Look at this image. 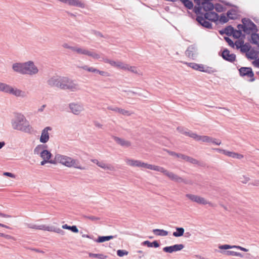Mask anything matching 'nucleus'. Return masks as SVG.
Here are the masks:
<instances>
[{
  "instance_id": "nucleus-41",
  "label": "nucleus",
  "mask_w": 259,
  "mask_h": 259,
  "mask_svg": "<svg viewBox=\"0 0 259 259\" xmlns=\"http://www.w3.org/2000/svg\"><path fill=\"white\" fill-rule=\"evenodd\" d=\"M89 256L90 257H95L99 259H106L107 257V255L102 253H93L91 252L89 253Z\"/></svg>"
},
{
  "instance_id": "nucleus-30",
  "label": "nucleus",
  "mask_w": 259,
  "mask_h": 259,
  "mask_svg": "<svg viewBox=\"0 0 259 259\" xmlns=\"http://www.w3.org/2000/svg\"><path fill=\"white\" fill-rule=\"evenodd\" d=\"M88 51L89 50L83 48L74 47L73 52L76 53L78 55H87Z\"/></svg>"
},
{
  "instance_id": "nucleus-29",
  "label": "nucleus",
  "mask_w": 259,
  "mask_h": 259,
  "mask_svg": "<svg viewBox=\"0 0 259 259\" xmlns=\"http://www.w3.org/2000/svg\"><path fill=\"white\" fill-rule=\"evenodd\" d=\"M194 52V48L193 46H191L187 48V50L185 52V54L188 57L193 59L194 57H195Z\"/></svg>"
},
{
  "instance_id": "nucleus-45",
  "label": "nucleus",
  "mask_w": 259,
  "mask_h": 259,
  "mask_svg": "<svg viewBox=\"0 0 259 259\" xmlns=\"http://www.w3.org/2000/svg\"><path fill=\"white\" fill-rule=\"evenodd\" d=\"M87 56H90L94 59L99 60V59H101V56L100 54H99L96 52H91L90 51H88Z\"/></svg>"
},
{
  "instance_id": "nucleus-57",
  "label": "nucleus",
  "mask_w": 259,
  "mask_h": 259,
  "mask_svg": "<svg viewBox=\"0 0 259 259\" xmlns=\"http://www.w3.org/2000/svg\"><path fill=\"white\" fill-rule=\"evenodd\" d=\"M229 18L228 16H226L224 14H222L220 16V21L222 23H227L229 21Z\"/></svg>"
},
{
  "instance_id": "nucleus-52",
  "label": "nucleus",
  "mask_w": 259,
  "mask_h": 259,
  "mask_svg": "<svg viewBox=\"0 0 259 259\" xmlns=\"http://www.w3.org/2000/svg\"><path fill=\"white\" fill-rule=\"evenodd\" d=\"M203 9L202 6H198L197 7H195L194 8V12L197 15H201L200 16H203L204 14L201 13V10Z\"/></svg>"
},
{
  "instance_id": "nucleus-28",
  "label": "nucleus",
  "mask_w": 259,
  "mask_h": 259,
  "mask_svg": "<svg viewBox=\"0 0 259 259\" xmlns=\"http://www.w3.org/2000/svg\"><path fill=\"white\" fill-rule=\"evenodd\" d=\"M47 148V146L46 145L40 144L38 145L34 149V154L35 155H40L41 153V152L43 150H45V149Z\"/></svg>"
},
{
  "instance_id": "nucleus-11",
  "label": "nucleus",
  "mask_w": 259,
  "mask_h": 259,
  "mask_svg": "<svg viewBox=\"0 0 259 259\" xmlns=\"http://www.w3.org/2000/svg\"><path fill=\"white\" fill-rule=\"evenodd\" d=\"M212 0H199V4H196L198 6L202 5L204 11H211L214 9V5L211 2Z\"/></svg>"
},
{
  "instance_id": "nucleus-15",
  "label": "nucleus",
  "mask_w": 259,
  "mask_h": 259,
  "mask_svg": "<svg viewBox=\"0 0 259 259\" xmlns=\"http://www.w3.org/2000/svg\"><path fill=\"white\" fill-rule=\"evenodd\" d=\"M206 20L203 16H197L196 18V20L200 25L206 28H212L211 23Z\"/></svg>"
},
{
  "instance_id": "nucleus-39",
  "label": "nucleus",
  "mask_w": 259,
  "mask_h": 259,
  "mask_svg": "<svg viewBox=\"0 0 259 259\" xmlns=\"http://www.w3.org/2000/svg\"><path fill=\"white\" fill-rule=\"evenodd\" d=\"M176 229V232H174L173 233V236L176 237H179L183 235L184 233V229L183 228L177 227Z\"/></svg>"
},
{
  "instance_id": "nucleus-10",
  "label": "nucleus",
  "mask_w": 259,
  "mask_h": 259,
  "mask_svg": "<svg viewBox=\"0 0 259 259\" xmlns=\"http://www.w3.org/2000/svg\"><path fill=\"white\" fill-rule=\"evenodd\" d=\"M61 76H53L50 77L47 81L48 86L51 88L57 87L59 88L60 79Z\"/></svg>"
},
{
  "instance_id": "nucleus-61",
  "label": "nucleus",
  "mask_w": 259,
  "mask_h": 259,
  "mask_svg": "<svg viewBox=\"0 0 259 259\" xmlns=\"http://www.w3.org/2000/svg\"><path fill=\"white\" fill-rule=\"evenodd\" d=\"M219 248L221 249H231V248H235V247L234 245H230L228 244H225V245H220L219 246Z\"/></svg>"
},
{
  "instance_id": "nucleus-3",
  "label": "nucleus",
  "mask_w": 259,
  "mask_h": 259,
  "mask_svg": "<svg viewBox=\"0 0 259 259\" xmlns=\"http://www.w3.org/2000/svg\"><path fill=\"white\" fill-rule=\"evenodd\" d=\"M59 88L64 90H69L71 92H76L80 90L79 85L74 80L67 77L61 76Z\"/></svg>"
},
{
  "instance_id": "nucleus-25",
  "label": "nucleus",
  "mask_w": 259,
  "mask_h": 259,
  "mask_svg": "<svg viewBox=\"0 0 259 259\" xmlns=\"http://www.w3.org/2000/svg\"><path fill=\"white\" fill-rule=\"evenodd\" d=\"M98 166L105 170H108L110 171L115 170V168L113 165L111 164L106 163L103 161H101Z\"/></svg>"
},
{
  "instance_id": "nucleus-60",
  "label": "nucleus",
  "mask_w": 259,
  "mask_h": 259,
  "mask_svg": "<svg viewBox=\"0 0 259 259\" xmlns=\"http://www.w3.org/2000/svg\"><path fill=\"white\" fill-rule=\"evenodd\" d=\"M244 44L243 40H238L234 43V46H236V49H239L241 48L243 44Z\"/></svg>"
},
{
  "instance_id": "nucleus-47",
  "label": "nucleus",
  "mask_w": 259,
  "mask_h": 259,
  "mask_svg": "<svg viewBox=\"0 0 259 259\" xmlns=\"http://www.w3.org/2000/svg\"><path fill=\"white\" fill-rule=\"evenodd\" d=\"M81 68L84 70H87L89 72H93V73H97V72H98L97 69L93 67H89L87 65H84L83 66H82Z\"/></svg>"
},
{
  "instance_id": "nucleus-53",
  "label": "nucleus",
  "mask_w": 259,
  "mask_h": 259,
  "mask_svg": "<svg viewBox=\"0 0 259 259\" xmlns=\"http://www.w3.org/2000/svg\"><path fill=\"white\" fill-rule=\"evenodd\" d=\"M186 197L191 200L192 201L195 202L198 196L191 194H187L186 195Z\"/></svg>"
},
{
  "instance_id": "nucleus-64",
  "label": "nucleus",
  "mask_w": 259,
  "mask_h": 259,
  "mask_svg": "<svg viewBox=\"0 0 259 259\" xmlns=\"http://www.w3.org/2000/svg\"><path fill=\"white\" fill-rule=\"evenodd\" d=\"M155 165H152L148 164L147 163H145L144 168L154 170Z\"/></svg>"
},
{
  "instance_id": "nucleus-59",
  "label": "nucleus",
  "mask_w": 259,
  "mask_h": 259,
  "mask_svg": "<svg viewBox=\"0 0 259 259\" xmlns=\"http://www.w3.org/2000/svg\"><path fill=\"white\" fill-rule=\"evenodd\" d=\"M128 253V252L125 250H118L117 251V254L118 256L120 257L123 256L125 255H127Z\"/></svg>"
},
{
  "instance_id": "nucleus-32",
  "label": "nucleus",
  "mask_w": 259,
  "mask_h": 259,
  "mask_svg": "<svg viewBox=\"0 0 259 259\" xmlns=\"http://www.w3.org/2000/svg\"><path fill=\"white\" fill-rule=\"evenodd\" d=\"M52 155L50 151H49L48 150H47L46 149H45V150H43L41 152V153L39 156L42 159H46V160H51L50 158H51Z\"/></svg>"
},
{
  "instance_id": "nucleus-14",
  "label": "nucleus",
  "mask_w": 259,
  "mask_h": 259,
  "mask_svg": "<svg viewBox=\"0 0 259 259\" xmlns=\"http://www.w3.org/2000/svg\"><path fill=\"white\" fill-rule=\"evenodd\" d=\"M68 167H74L80 170H84L85 169L84 167L81 166L79 160L77 159H73L71 157L70 158Z\"/></svg>"
},
{
  "instance_id": "nucleus-40",
  "label": "nucleus",
  "mask_w": 259,
  "mask_h": 259,
  "mask_svg": "<svg viewBox=\"0 0 259 259\" xmlns=\"http://www.w3.org/2000/svg\"><path fill=\"white\" fill-rule=\"evenodd\" d=\"M257 55V53L253 50L249 51L246 53V57L249 59H254L256 58Z\"/></svg>"
},
{
  "instance_id": "nucleus-21",
  "label": "nucleus",
  "mask_w": 259,
  "mask_h": 259,
  "mask_svg": "<svg viewBox=\"0 0 259 259\" xmlns=\"http://www.w3.org/2000/svg\"><path fill=\"white\" fill-rule=\"evenodd\" d=\"M112 66L116 67L118 68H121L123 69H126L128 68V65H125L123 63L120 61H114L111 60L109 63Z\"/></svg>"
},
{
  "instance_id": "nucleus-1",
  "label": "nucleus",
  "mask_w": 259,
  "mask_h": 259,
  "mask_svg": "<svg viewBox=\"0 0 259 259\" xmlns=\"http://www.w3.org/2000/svg\"><path fill=\"white\" fill-rule=\"evenodd\" d=\"M12 124L15 130L29 133L32 131V127L29 121L26 119L23 115L21 114L16 115L15 120L12 121Z\"/></svg>"
},
{
  "instance_id": "nucleus-6",
  "label": "nucleus",
  "mask_w": 259,
  "mask_h": 259,
  "mask_svg": "<svg viewBox=\"0 0 259 259\" xmlns=\"http://www.w3.org/2000/svg\"><path fill=\"white\" fill-rule=\"evenodd\" d=\"M241 21L243 24L245 25L244 32L247 34H250L251 31L253 32H256L258 31L256 25L249 19L244 18L242 19Z\"/></svg>"
},
{
  "instance_id": "nucleus-38",
  "label": "nucleus",
  "mask_w": 259,
  "mask_h": 259,
  "mask_svg": "<svg viewBox=\"0 0 259 259\" xmlns=\"http://www.w3.org/2000/svg\"><path fill=\"white\" fill-rule=\"evenodd\" d=\"M251 43L257 45L259 44V34L253 32L251 35Z\"/></svg>"
},
{
  "instance_id": "nucleus-35",
  "label": "nucleus",
  "mask_w": 259,
  "mask_h": 259,
  "mask_svg": "<svg viewBox=\"0 0 259 259\" xmlns=\"http://www.w3.org/2000/svg\"><path fill=\"white\" fill-rule=\"evenodd\" d=\"M48 231L56 232L61 235H64L65 234V232L63 230L54 226H49Z\"/></svg>"
},
{
  "instance_id": "nucleus-12",
  "label": "nucleus",
  "mask_w": 259,
  "mask_h": 259,
  "mask_svg": "<svg viewBox=\"0 0 259 259\" xmlns=\"http://www.w3.org/2000/svg\"><path fill=\"white\" fill-rule=\"evenodd\" d=\"M184 247L182 244H175L172 246H166L163 248V251L165 252L172 253L182 250Z\"/></svg>"
},
{
  "instance_id": "nucleus-50",
  "label": "nucleus",
  "mask_w": 259,
  "mask_h": 259,
  "mask_svg": "<svg viewBox=\"0 0 259 259\" xmlns=\"http://www.w3.org/2000/svg\"><path fill=\"white\" fill-rule=\"evenodd\" d=\"M131 72L139 75H142V72L138 68L131 66Z\"/></svg>"
},
{
  "instance_id": "nucleus-42",
  "label": "nucleus",
  "mask_w": 259,
  "mask_h": 259,
  "mask_svg": "<svg viewBox=\"0 0 259 259\" xmlns=\"http://www.w3.org/2000/svg\"><path fill=\"white\" fill-rule=\"evenodd\" d=\"M235 30L232 26L230 25L225 28L224 33L230 36L233 34V33L235 32Z\"/></svg>"
},
{
  "instance_id": "nucleus-44",
  "label": "nucleus",
  "mask_w": 259,
  "mask_h": 259,
  "mask_svg": "<svg viewBox=\"0 0 259 259\" xmlns=\"http://www.w3.org/2000/svg\"><path fill=\"white\" fill-rule=\"evenodd\" d=\"M224 254L227 255H232V256H239V257H242V255L241 253L235 252L234 251H225L224 252Z\"/></svg>"
},
{
  "instance_id": "nucleus-4",
  "label": "nucleus",
  "mask_w": 259,
  "mask_h": 259,
  "mask_svg": "<svg viewBox=\"0 0 259 259\" xmlns=\"http://www.w3.org/2000/svg\"><path fill=\"white\" fill-rule=\"evenodd\" d=\"M238 71L239 75L242 77L249 78V81L253 82L255 80L254 73L251 67H241Z\"/></svg>"
},
{
  "instance_id": "nucleus-5",
  "label": "nucleus",
  "mask_w": 259,
  "mask_h": 259,
  "mask_svg": "<svg viewBox=\"0 0 259 259\" xmlns=\"http://www.w3.org/2000/svg\"><path fill=\"white\" fill-rule=\"evenodd\" d=\"M70 158V157L66 155L56 154L55 155L54 159H52L51 161H50V163L56 164L57 163H59L68 167Z\"/></svg>"
},
{
  "instance_id": "nucleus-13",
  "label": "nucleus",
  "mask_w": 259,
  "mask_h": 259,
  "mask_svg": "<svg viewBox=\"0 0 259 259\" xmlns=\"http://www.w3.org/2000/svg\"><path fill=\"white\" fill-rule=\"evenodd\" d=\"M52 128L50 126L45 127L41 132L39 141L42 143H47L50 139L49 131H51Z\"/></svg>"
},
{
  "instance_id": "nucleus-56",
  "label": "nucleus",
  "mask_w": 259,
  "mask_h": 259,
  "mask_svg": "<svg viewBox=\"0 0 259 259\" xmlns=\"http://www.w3.org/2000/svg\"><path fill=\"white\" fill-rule=\"evenodd\" d=\"M83 218L90 220L92 221H96L100 220V218L93 215H83Z\"/></svg>"
},
{
  "instance_id": "nucleus-26",
  "label": "nucleus",
  "mask_w": 259,
  "mask_h": 259,
  "mask_svg": "<svg viewBox=\"0 0 259 259\" xmlns=\"http://www.w3.org/2000/svg\"><path fill=\"white\" fill-rule=\"evenodd\" d=\"M98 166L105 170H108L110 171L115 170V168L113 165L111 164L106 163L103 161H101Z\"/></svg>"
},
{
  "instance_id": "nucleus-37",
  "label": "nucleus",
  "mask_w": 259,
  "mask_h": 259,
  "mask_svg": "<svg viewBox=\"0 0 259 259\" xmlns=\"http://www.w3.org/2000/svg\"><path fill=\"white\" fill-rule=\"evenodd\" d=\"M227 16L231 20H235L237 18L236 11L234 9H231L227 13Z\"/></svg>"
},
{
  "instance_id": "nucleus-36",
  "label": "nucleus",
  "mask_w": 259,
  "mask_h": 259,
  "mask_svg": "<svg viewBox=\"0 0 259 259\" xmlns=\"http://www.w3.org/2000/svg\"><path fill=\"white\" fill-rule=\"evenodd\" d=\"M145 162L140 160H131V165L138 167L144 168Z\"/></svg>"
},
{
  "instance_id": "nucleus-24",
  "label": "nucleus",
  "mask_w": 259,
  "mask_h": 259,
  "mask_svg": "<svg viewBox=\"0 0 259 259\" xmlns=\"http://www.w3.org/2000/svg\"><path fill=\"white\" fill-rule=\"evenodd\" d=\"M11 88L10 85L0 82V92L10 94Z\"/></svg>"
},
{
  "instance_id": "nucleus-34",
  "label": "nucleus",
  "mask_w": 259,
  "mask_h": 259,
  "mask_svg": "<svg viewBox=\"0 0 259 259\" xmlns=\"http://www.w3.org/2000/svg\"><path fill=\"white\" fill-rule=\"evenodd\" d=\"M114 237V236H99L98 239L95 240V241L98 243H102L113 239Z\"/></svg>"
},
{
  "instance_id": "nucleus-48",
  "label": "nucleus",
  "mask_w": 259,
  "mask_h": 259,
  "mask_svg": "<svg viewBox=\"0 0 259 259\" xmlns=\"http://www.w3.org/2000/svg\"><path fill=\"white\" fill-rule=\"evenodd\" d=\"M199 141H201L203 142L210 143L211 137L207 136H199Z\"/></svg>"
},
{
  "instance_id": "nucleus-55",
  "label": "nucleus",
  "mask_w": 259,
  "mask_h": 259,
  "mask_svg": "<svg viewBox=\"0 0 259 259\" xmlns=\"http://www.w3.org/2000/svg\"><path fill=\"white\" fill-rule=\"evenodd\" d=\"M185 160L194 164H198L199 163V161L197 160L196 159H194L188 156H187L186 160Z\"/></svg>"
},
{
  "instance_id": "nucleus-31",
  "label": "nucleus",
  "mask_w": 259,
  "mask_h": 259,
  "mask_svg": "<svg viewBox=\"0 0 259 259\" xmlns=\"http://www.w3.org/2000/svg\"><path fill=\"white\" fill-rule=\"evenodd\" d=\"M113 139L117 144L120 145L123 147H127L129 146V143L128 142V141H126L123 139H121L117 137H114Z\"/></svg>"
},
{
  "instance_id": "nucleus-20",
  "label": "nucleus",
  "mask_w": 259,
  "mask_h": 259,
  "mask_svg": "<svg viewBox=\"0 0 259 259\" xmlns=\"http://www.w3.org/2000/svg\"><path fill=\"white\" fill-rule=\"evenodd\" d=\"M26 225L29 228L36 230L48 231V229H49V226L45 225H37L34 224H27Z\"/></svg>"
},
{
  "instance_id": "nucleus-8",
  "label": "nucleus",
  "mask_w": 259,
  "mask_h": 259,
  "mask_svg": "<svg viewBox=\"0 0 259 259\" xmlns=\"http://www.w3.org/2000/svg\"><path fill=\"white\" fill-rule=\"evenodd\" d=\"M70 111L74 115H79L84 110L83 105L80 103H71L69 104Z\"/></svg>"
},
{
  "instance_id": "nucleus-16",
  "label": "nucleus",
  "mask_w": 259,
  "mask_h": 259,
  "mask_svg": "<svg viewBox=\"0 0 259 259\" xmlns=\"http://www.w3.org/2000/svg\"><path fill=\"white\" fill-rule=\"evenodd\" d=\"M203 17L212 22H216L219 19L218 14L214 12H207L204 14Z\"/></svg>"
},
{
  "instance_id": "nucleus-62",
  "label": "nucleus",
  "mask_w": 259,
  "mask_h": 259,
  "mask_svg": "<svg viewBox=\"0 0 259 259\" xmlns=\"http://www.w3.org/2000/svg\"><path fill=\"white\" fill-rule=\"evenodd\" d=\"M223 153L224 154H225L229 157H232V158L234 157L235 154H236V153H235V152H230V151H226V150H223Z\"/></svg>"
},
{
  "instance_id": "nucleus-22",
  "label": "nucleus",
  "mask_w": 259,
  "mask_h": 259,
  "mask_svg": "<svg viewBox=\"0 0 259 259\" xmlns=\"http://www.w3.org/2000/svg\"><path fill=\"white\" fill-rule=\"evenodd\" d=\"M184 64H187L190 67L196 70H198L202 72L204 69V66L202 64H199L195 63H187L185 62Z\"/></svg>"
},
{
  "instance_id": "nucleus-63",
  "label": "nucleus",
  "mask_w": 259,
  "mask_h": 259,
  "mask_svg": "<svg viewBox=\"0 0 259 259\" xmlns=\"http://www.w3.org/2000/svg\"><path fill=\"white\" fill-rule=\"evenodd\" d=\"M225 40L228 42V45L232 48H234V43L231 38L228 37H225Z\"/></svg>"
},
{
  "instance_id": "nucleus-2",
  "label": "nucleus",
  "mask_w": 259,
  "mask_h": 259,
  "mask_svg": "<svg viewBox=\"0 0 259 259\" xmlns=\"http://www.w3.org/2000/svg\"><path fill=\"white\" fill-rule=\"evenodd\" d=\"M154 170L163 174L167 177L171 181L177 183H184L187 185H192L193 182L191 180L184 179L180 176L168 171L163 167L155 165Z\"/></svg>"
},
{
  "instance_id": "nucleus-23",
  "label": "nucleus",
  "mask_w": 259,
  "mask_h": 259,
  "mask_svg": "<svg viewBox=\"0 0 259 259\" xmlns=\"http://www.w3.org/2000/svg\"><path fill=\"white\" fill-rule=\"evenodd\" d=\"M107 109L122 115H128V111L127 110H125L121 108H119L117 107L108 106Z\"/></svg>"
},
{
  "instance_id": "nucleus-9",
  "label": "nucleus",
  "mask_w": 259,
  "mask_h": 259,
  "mask_svg": "<svg viewBox=\"0 0 259 259\" xmlns=\"http://www.w3.org/2000/svg\"><path fill=\"white\" fill-rule=\"evenodd\" d=\"M221 56L223 59L229 62L233 63L236 61V55L234 54H230V51L227 49L224 50Z\"/></svg>"
},
{
  "instance_id": "nucleus-58",
  "label": "nucleus",
  "mask_w": 259,
  "mask_h": 259,
  "mask_svg": "<svg viewBox=\"0 0 259 259\" xmlns=\"http://www.w3.org/2000/svg\"><path fill=\"white\" fill-rule=\"evenodd\" d=\"M242 35L241 30H235V32L233 33V36L236 38H239Z\"/></svg>"
},
{
  "instance_id": "nucleus-49",
  "label": "nucleus",
  "mask_w": 259,
  "mask_h": 259,
  "mask_svg": "<svg viewBox=\"0 0 259 259\" xmlns=\"http://www.w3.org/2000/svg\"><path fill=\"white\" fill-rule=\"evenodd\" d=\"M195 202L200 204H209V202H208L206 200H205L204 198L201 197L199 196H198V198H197L196 201Z\"/></svg>"
},
{
  "instance_id": "nucleus-54",
  "label": "nucleus",
  "mask_w": 259,
  "mask_h": 259,
  "mask_svg": "<svg viewBox=\"0 0 259 259\" xmlns=\"http://www.w3.org/2000/svg\"><path fill=\"white\" fill-rule=\"evenodd\" d=\"M202 72H206L209 74H212L217 72V70L212 67H207L206 69H203V71Z\"/></svg>"
},
{
  "instance_id": "nucleus-51",
  "label": "nucleus",
  "mask_w": 259,
  "mask_h": 259,
  "mask_svg": "<svg viewBox=\"0 0 259 259\" xmlns=\"http://www.w3.org/2000/svg\"><path fill=\"white\" fill-rule=\"evenodd\" d=\"M214 8L218 12H222L224 11V7L220 4H216Z\"/></svg>"
},
{
  "instance_id": "nucleus-33",
  "label": "nucleus",
  "mask_w": 259,
  "mask_h": 259,
  "mask_svg": "<svg viewBox=\"0 0 259 259\" xmlns=\"http://www.w3.org/2000/svg\"><path fill=\"white\" fill-rule=\"evenodd\" d=\"M152 231L156 236H165L168 235V232L162 229H153Z\"/></svg>"
},
{
  "instance_id": "nucleus-17",
  "label": "nucleus",
  "mask_w": 259,
  "mask_h": 259,
  "mask_svg": "<svg viewBox=\"0 0 259 259\" xmlns=\"http://www.w3.org/2000/svg\"><path fill=\"white\" fill-rule=\"evenodd\" d=\"M14 71L23 74L24 69V63H15L12 65Z\"/></svg>"
},
{
  "instance_id": "nucleus-27",
  "label": "nucleus",
  "mask_w": 259,
  "mask_h": 259,
  "mask_svg": "<svg viewBox=\"0 0 259 259\" xmlns=\"http://www.w3.org/2000/svg\"><path fill=\"white\" fill-rule=\"evenodd\" d=\"M142 245L144 246H147L148 247H155L157 248L160 246L159 243L157 241H154L152 242H150L148 240L144 241L142 243Z\"/></svg>"
},
{
  "instance_id": "nucleus-18",
  "label": "nucleus",
  "mask_w": 259,
  "mask_h": 259,
  "mask_svg": "<svg viewBox=\"0 0 259 259\" xmlns=\"http://www.w3.org/2000/svg\"><path fill=\"white\" fill-rule=\"evenodd\" d=\"M10 94L13 95L17 97L24 98L26 96V94L24 91L17 88H14L12 87Z\"/></svg>"
},
{
  "instance_id": "nucleus-7",
  "label": "nucleus",
  "mask_w": 259,
  "mask_h": 259,
  "mask_svg": "<svg viewBox=\"0 0 259 259\" xmlns=\"http://www.w3.org/2000/svg\"><path fill=\"white\" fill-rule=\"evenodd\" d=\"M38 69L32 61L24 63V69L23 74L32 75L38 73Z\"/></svg>"
},
{
  "instance_id": "nucleus-46",
  "label": "nucleus",
  "mask_w": 259,
  "mask_h": 259,
  "mask_svg": "<svg viewBox=\"0 0 259 259\" xmlns=\"http://www.w3.org/2000/svg\"><path fill=\"white\" fill-rule=\"evenodd\" d=\"M250 48H251V46L250 45V44L249 43H245V44H243L241 48L240 51L242 53H246L249 51H250Z\"/></svg>"
},
{
  "instance_id": "nucleus-43",
  "label": "nucleus",
  "mask_w": 259,
  "mask_h": 259,
  "mask_svg": "<svg viewBox=\"0 0 259 259\" xmlns=\"http://www.w3.org/2000/svg\"><path fill=\"white\" fill-rule=\"evenodd\" d=\"M184 5L188 9H192L193 7V3L189 0H180Z\"/></svg>"
},
{
  "instance_id": "nucleus-19",
  "label": "nucleus",
  "mask_w": 259,
  "mask_h": 259,
  "mask_svg": "<svg viewBox=\"0 0 259 259\" xmlns=\"http://www.w3.org/2000/svg\"><path fill=\"white\" fill-rule=\"evenodd\" d=\"M177 130L181 133L193 138V139L197 141H199L198 139H199V135H198L196 133H193L190 131H188V132L184 131L183 128L182 127H178Z\"/></svg>"
}]
</instances>
